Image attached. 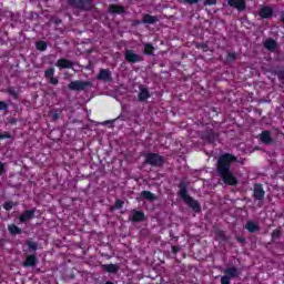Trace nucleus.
Here are the masks:
<instances>
[{"mask_svg": "<svg viewBox=\"0 0 284 284\" xmlns=\"http://www.w3.org/2000/svg\"><path fill=\"white\" fill-rule=\"evenodd\" d=\"M232 163H236V156L232 153H223L217 158L216 172L224 185L235 187L239 185V179L232 171Z\"/></svg>", "mask_w": 284, "mask_h": 284, "instance_id": "obj_1", "label": "nucleus"}, {"mask_svg": "<svg viewBox=\"0 0 284 284\" xmlns=\"http://www.w3.org/2000/svg\"><path fill=\"white\" fill-rule=\"evenodd\" d=\"M179 196L184 201V203L195 212V214L201 213V203L199 201L194 200V197L190 196L187 193V183L182 180L179 184Z\"/></svg>", "mask_w": 284, "mask_h": 284, "instance_id": "obj_2", "label": "nucleus"}, {"mask_svg": "<svg viewBox=\"0 0 284 284\" xmlns=\"http://www.w3.org/2000/svg\"><path fill=\"white\" fill-rule=\"evenodd\" d=\"M144 164L151 165V168H163L165 158L159 153L149 152L144 154Z\"/></svg>", "mask_w": 284, "mask_h": 284, "instance_id": "obj_3", "label": "nucleus"}, {"mask_svg": "<svg viewBox=\"0 0 284 284\" xmlns=\"http://www.w3.org/2000/svg\"><path fill=\"white\" fill-rule=\"evenodd\" d=\"M68 3L71 8L82 10L83 12H90L94 8L92 0H68Z\"/></svg>", "mask_w": 284, "mask_h": 284, "instance_id": "obj_4", "label": "nucleus"}, {"mask_svg": "<svg viewBox=\"0 0 284 284\" xmlns=\"http://www.w3.org/2000/svg\"><path fill=\"white\" fill-rule=\"evenodd\" d=\"M88 88H92V82L83 80H74L68 84V89L72 92H84Z\"/></svg>", "mask_w": 284, "mask_h": 284, "instance_id": "obj_5", "label": "nucleus"}, {"mask_svg": "<svg viewBox=\"0 0 284 284\" xmlns=\"http://www.w3.org/2000/svg\"><path fill=\"white\" fill-rule=\"evenodd\" d=\"M219 132L214 131V129H206L202 132L201 139L204 143H216L219 141Z\"/></svg>", "mask_w": 284, "mask_h": 284, "instance_id": "obj_6", "label": "nucleus"}, {"mask_svg": "<svg viewBox=\"0 0 284 284\" xmlns=\"http://www.w3.org/2000/svg\"><path fill=\"white\" fill-rule=\"evenodd\" d=\"M124 60L126 63H142L144 61L143 55L135 53L134 50L128 49L124 52Z\"/></svg>", "mask_w": 284, "mask_h": 284, "instance_id": "obj_7", "label": "nucleus"}, {"mask_svg": "<svg viewBox=\"0 0 284 284\" xmlns=\"http://www.w3.org/2000/svg\"><path fill=\"white\" fill-rule=\"evenodd\" d=\"M253 199H255V201H263V199H265V190L263 189V184H254Z\"/></svg>", "mask_w": 284, "mask_h": 284, "instance_id": "obj_8", "label": "nucleus"}, {"mask_svg": "<svg viewBox=\"0 0 284 284\" xmlns=\"http://www.w3.org/2000/svg\"><path fill=\"white\" fill-rule=\"evenodd\" d=\"M227 3L231 8L239 10V12H243L247 8L245 0H227Z\"/></svg>", "mask_w": 284, "mask_h": 284, "instance_id": "obj_9", "label": "nucleus"}, {"mask_svg": "<svg viewBox=\"0 0 284 284\" xmlns=\"http://www.w3.org/2000/svg\"><path fill=\"white\" fill-rule=\"evenodd\" d=\"M97 79L98 81H105L109 83L112 81V72L109 69H100Z\"/></svg>", "mask_w": 284, "mask_h": 284, "instance_id": "obj_10", "label": "nucleus"}, {"mask_svg": "<svg viewBox=\"0 0 284 284\" xmlns=\"http://www.w3.org/2000/svg\"><path fill=\"white\" fill-rule=\"evenodd\" d=\"M260 141L264 143V145H272V143H274L272 132L268 130L262 131V133L260 134Z\"/></svg>", "mask_w": 284, "mask_h": 284, "instance_id": "obj_11", "label": "nucleus"}, {"mask_svg": "<svg viewBox=\"0 0 284 284\" xmlns=\"http://www.w3.org/2000/svg\"><path fill=\"white\" fill-rule=\"evenodd\" d=\"M44 77L51 85H59V78L54 77V68H49L44 71Z\"/></svg>", "mask_w": 284, "mask_h": 284, "instance_id": "obj_12", "label": "nucleus"}, {"mask_svg": "<svg viewBox=\"0 0 284 284\" xmlns=\"http://www.w3.org/2000/svg\"><path fill=\"white\" fill-rule=\"evenodd\" d=\"M265 50H268V52H276L278 50V42L274 40L273 38H268L263 43Z\"/></svg>", "mask_w": 284, "mask_h": 284, "instance_id": "obj_13", "label": "nucleus"}, {"mask_svg": "<svg viewBox=\"0 0 284 284\" xmlns=\"http://www.w3.org/2000/svg\"><path fill=\"white\" fill-rule=\"evenodd\" d=\"M36 212H37V209L23 211V213L19 216L20 223H28V221H30V219L34 216Z\"/></svg>", "mask_w": 284, "mask_h": 284, "instance_id": "obj_14", "label": "nucleus"}, {"mask_svg": "<svg viewBox=\"0 0 284 284\" xmlns=\"http://www.w3.org/2000/svg\"><path fill=\"white\" fill-rule=\"evenodd\" d=\"M55 65H57V68H60V69L71 70V68H74V62H72L71 60H68L65 58H62L57 61Z\"/></svg>", "mask_w": 284, "mask_h": 284, "instance_id": "obj_15", "label": "nucleus"}, {"mask_svg": "<svg viewBox=\"0 0 284 284\" xmlns=\"http://www.w3.org/2000/svg\"><path fill=\"white\" fill-rule=\"evenodd\" d=\"M38 262L39 260L37 258V255H28L26 260L22 262V267H34Z\"/></svg>", "mask_w": 284, "mask_h": 284, "instance_id": "obj_16", "label": "nucleus"}, {"mask_svg": "<svg viewBox=\"0 0 284 284\" xmlns=\"http://www.w3.org/2000/svg\"><path fill=\"white\" fill-rule=\"evenodd\" d=\"M224 274L230 278H239L241 276V271L236 266L226 267Z\"/></svg>", "mask_w": 284, "mask_h": 284, "instance_id": "obj_17", "label": "nucleus"}, {"mask_svg": "<svg viewBox=\"0 0 284 284\" xmlns=\"http://www.w3.org/2000/svg\"><path fill=\"white\" fill-rule=\"evenodd\" d=\"M101 268L106 272L108 274H116L121 267L119 264H102Z\"/></svg>", "mask_w": 284, "mask_h": 284, "instance_id": "obj_18", "label": "nucleus"}, {"mask_svg": "<svg viewBox=\"0 0 284 284\" xmlns=\"http://www.w3.org/2000/svg\"><path fill=\"white\" fill-rule=\"evenodd\" d=\"M150 97H152L150 94V90H148V88L145 87H140V92L138 94V100L143 103V101H148V99H150Z\"/></svg>", "mask_w": 284, "mask_h": 284, "instance_id": "obj_19", "label": "nucleus"}, {"mask_svg": "<svg viewBox=\"0 0 284 284\" xmlns=\"http://www.w3.org/2000/svg\"><path fill=\"white\" fill-rule=\"evenodd\" d=\"M260 17L262 19H272V17H274V10L270 7H263L260 10Z\"/></svg>", "mask_w": 284, "mask_h": 284, "instance_id": "obj_20", "label": "nucleus"}, {"mask_svg": "<svg viewBox=\"0 0 284 284\" xmlns=\"http://www.w3.org/2000/svg\"><path fill=\"white\" fill-rule=\"evenodd\" d=\"M141 199L144 201H149L150 203H154L156 201V194L152 193L151 191H142L140 193Z\"/></svg>", "mask_w": 284, "mask_h": 284, "instance_id": "obj_21", "label": "nucleus"}, {"mask_svg": "<svg viewBox=\"0 0 284 284\" xmlns=\"http://www.w3.org/2000/svg\"><path fill=\"white\" fill-rule=\"evenodd\" d=\"M131 221L133 223H141L145 221V213L143 211H133Z\"/></svg>", "mask_w": 284, "mask_h": 284, "instance_id": "obj_22", "label": "nucleus"}, {"mask_svg": "<svg viewBox=\"0 0 284 284\" xmlns=\"http://www.w3.org/2000/svg\"><path fill=\"white\" fill-rule=\"evenodd\" d=\"M158 21H159V18L150 13H146L142 17V23H148L149 26H154V23H158Z\"/></svg>", "mask_w": 284, "mask_h": 284, "instance_id": "obj_23", "label": "nucleus"}, {"mask_svg": "<svg viewBox=\"0 0 284 284\" xmlns=\"http://www.w3.org/2000/svg\"><path fill=\"white\" fill-rule=\"evenodd\" d=\"M109 12L111 14H123V12H125V8H123V6H119V4H110Z\"/></svg>", "mask_w": 284, "mask_h": 284, "instance_id": "obj_24", "label": "nucleus"}, {"mask_svg": "<svg viewBox=\"0 0 284 284\" xmlns=\"http://www.w3.org/2000/svg\"><path fill=\"white\" fill-rule=\"evenodd\" d=\"M245 230L250 232L251 234H254L255 232H258L261 230V226L257 225L254 221H248L245 225Z\"/></svg>", "mask_w": 284, "mask_h": 284, "instance_id": "obj_25", "label": "nucleus"}, {"mask_svg": "<svg viewBox=\"0 0 284 284\" xmlns=\"http://www.w3.org/2000/svg\"><path fill=\"white\" fill-rule=\"evenodd\" d=\"M215 237L217 241H222V243H227L230 237L225 234V231H222L221 229L215 230Z\"/></svg>", "mask_w": 284, "mask_h": 284, "instance_id": "obj_26", "label": "nucleus"}, {"mask_svg": "<svg viewBox=\"0 0 284 284\" xmlns=\"http://www.w3.org/2000/svg\"><path fill=\"white\" fill-rule=\"evenodd\" d=\"M8 231L12 236H17V234H21V227L17 226V224L8 225Z\"/></svg>", "mask_w": 284, "mask_h": 284, "instance_id": "obj_27", "label": "nucleus"}, {"mask_svg": "<svg viewBox=\"0 0 284 284\" xmlns=\"http://www.w3.org/2000/svg\"><path fill=\"white\" fill-rule=\"evenodd\" d=\"M143 52L146 57H152V54H154V45H152V43L144 44Z\"/></svg>", "mask_w": 284, "mask_h": 284, "instance_id": "obj_28", "label": "nucleus"}, {"mask_svg": "<svg viewBox=\"0 0 284 284\" xmlns=\"http://www.w3.org/2000/svg\"><path fill=\"white\" fill-rule=\"evenodd\" d=\"M36 48L37 50H39L40 52H45V50H48V43L43 40H40L36 43Z\"/></svg>", "mask_w": 284, "mask_h": 284, "instance_id": "obj_29", "label": "nucleus"}, {"mask_svg": "<svg viewBox=\"0 0 284 284\" xmlns=\"http://www.w3.org/2000/svg\"><path fill=\"white\" fill-rule=\"evenodd\" d=\"M27 245H28L29 252H37V250H39V245L37 244V242L27 241Z\"/></svg>", "mask_w": 284, "mask_h": 284, "instance_id": "obj_30", "label": "nucleus"}, {"mask_svg": "<svg viewBox=\"0 0 284 284\" xmlns=\"http://www.w3.org/2000/svg\"><path fill=\"white\" fill-rule=\"evenodd\" d=\"M236 59V52H229L226 55V63H234Z\"/></svg>", "mask_w": 284, "mask_h": 284, "instance_id": "obj_31", "label": "nucleus"}, {"mask_svg": "<svg viewBox=\"0 0 284 284\" xmlns=\"http://www.w3.org/2000/svg\"><path fill=\"white\" fill-rule=\"evenodd\" d=\"M273 74H275V77H277L278 81H284V70L283 69L275 70L273 72Z\"/></svg>", "mask_w": 284, "mask_h": 284, "instance_id": "obj_32", "label": "nucleus"}, {"mask_svg": "<svg viewBox=\"0 0 284 284\" xmlns=\"http://www.w3.org/2000/svg\"><path fill=\"white\" fill-rule=\"evenodd\" d=\"M12 207H14V202H12V201L4 202L3 209H4L7 212H10V210H12Z\"/></svg>", "mask_w": 284, "mask_h": 284, "instance_id": "obj_33", "label": "nucleus"}, {"mask_svg": "<svg viewBox=\"0 0 284 284\" xmlns=\"http://www.w3.org/2000/svg\"><path fill=\"white\" fill-rule=\"evenodd\" d=\"M277 239H281V230L276 229L272 232V240L276 241Z\"/></svg>", "mask_w": 284, "mask_h": 284, "instance_id": "obj_34", "label": "nucleus"}, {"mask_svg": "<svg viewBox=\"0 0 284 284\" xmlns=\"http://www.w3.org/2000/svg\"><path fill=\"white\" fill-rule=\"evenodd\" d=\"M231 281H232V277H230V276H227V275H223V276L221 277L220 283H221V284H231Z\"/></svg>", "mask_w": 284, "mask_h": 284, "instance_id": "obj_35", "label": "nucleus"}, {"mask_svg": "<svg viewBox=\"0 0 284 284\" xmlns=\"http://www.w3.org/2000/svg\"><path fill=\"white\" fill-rule=\"evenodd\" d=\"M123 205H125V202H123L122 200H115L114 207L116 210H121V207H123Z\"/></svg>", "mask_w": 284, "mask_h": 284, "instance_id": "obj_36", "label": "nucleus"}, {"mask_svg": "<svg viewBox=\"0 0 284 284\" xmlns=\"http://www.w3.org/2000/svg\"><path fill=\"white\" fill-rule=\"evenodd\" d=\"M3 139H12V133L10 132L0 133V141H3Z\"/></svg>", "mask_w": 284, "mask_h": 284, "instance_id": "obj_37", "label": "nucleus"}, {"mask_svg": "<svg viewBox=\"0 0 284 284\" xmlns=\"http://www.w3.org/2000/svg\"><path fill=\"white\" fill-rule=\"evenodd\" d=\"M8 93L13 98V99H19V93L14 91V89H9Z\"/></svg>", "mask_w": 284, "mask_h": 284, "instance_id": "obj_38", "label": "nucleus"}, {"mask_svg": "<svg viewBox=\"0 0 284 284\" xmlns=\"http://www.w3.org/2000/svg\"><path fill=\"white\" fill-rule=\"evenodd\" d=\"M0 111L8 112V103L6 101H0Z\"/></svg>", "mask_w": 284, "mask_h": 284, "instance_id": "obj_39", "label": "nucleus"}, {"mask_svg": "<svg viewBox=\"0 0 284 284\" xmlns=\"http://www.w3.org/2000/svg\"><path fill=\"white\" fill-rule=\"evenodd\" d=\"M196 48H201V50H203L204 52H207V49H209L207 43H204V42L199 43Z\"/></svg>", "mask_w": 284, "mask_h": 284, "instance_id": "obj_40", "label": "nucleus"}, {"mask_svg": "<svg viewBox=\"0 0 284 284\" xmlns=\"http://www.w3.org/2000/svg\"><path fill=\"white\" fill-rule=\"evenodd\" d=\"M2 174H6V163L0 162V176H2Z\"/></svg>", "mask_w": 284, "mask_h": 284, "instance_id": "obj_41", "label": "nucleus"}, {"mask_svg": "<svg viewBox=\"0 0 284 284\" xmlns=\"http://www.w3.org/2000/svg\"><path fill=\"white\" fill-rule=\"evenodd\" d=\"M217 0H204V6H216Z\"/></svg>", "mask_w": 284, "mask_h": 284, "instance_id": "obj_42", "label": "nucleus"}, {"mask_svg": "<svg viewBox=\"0 0 284 284\" xmlns=\"http://www.w3.org/2000/svg\"><path fill=\"white\" fill-rule=\"evenodd\" d=\"M59 119H61V114H59L58 112L52 113L53 121H59Z\"/></svg>", "mask_w": 284, "mask_h": 284, "instance_id": "obj_43", "label": "nucleus"}, {"mask_svg": "<svg viewBox=\"0 0 284 284\" xmlns=\"http://www.w3.org/2000/svg\"><path fill=\"white\" fill-rule=\"evenodd\" d=\"M179 252H181V247L180 246H172V253L173 254H179Z\"/></svg>", "mask_w": 284, "mask_h": 284, "instance_id": "obj_44", "label": "nucleus"}, {"mask_svg": "<svg viewBox=\"0 0 284 284\" xmlns=\"http://www.w3.org/2000/svg\"><path fill=\"white\" fill-rule=\"evenodd\" d=\"M184 3H189V6H194V3H199V0H184Z\"/></svg>", "mask_w": 284, "mask_h": 284, "instance_id": "obj_45", "label": "nucleus"}, {"mask_svg": "<svg viewBox=\"0 0 284 284\" xmlns=\"http://www.w3.org/2000/svg\"><path fill=\"white\" fill-rule=\"evenodd\" d=\"M237 243H245V237H237Z\"/></svg>", "mask_w": 284, "mask_h": 284, "instance_id": "obj_46", "label": "nucleus"}, {"mask_svg": "<svg viewBox=\"0 0 284 284\" xmlns=\"http://www.w3.org/2000/svg\"><path fill=\"white\" fill-rule=\"evenodd\" d=\"M114 210H116V207H114V205L110 207V212H114Z\"/></svg>", "mask_w": 284, "mask_h": 284, "instance_id": "obj_47", "label": "nucleus"}, {"mask_svg": "<svg viewBox=\"0 0 284 284\" xmlns=\"http://www.w3.org/2000/svg\"><path fill=\"white\" fill-rule=\"evenodd\" d=\"M141 23H143V22H142V21H139V20L135 21V26H139V24H141Z\"/></svg>", "mask_w": 284, "mask_h": 284, "instance_id": "obj_48", "label": "nucleus"}, {"mask_svg": "<svg viewBox=\"0 0 284 284\" xmlns=\"http://www.w3.org/2000/svg\"><path fill=\"white\" fill-rule=\"evenodd\" d=\"M104 284H114L112 281H106Z\"/></svg>", "mask_w": 284, "mask_h": 284, "instance_id": "obj_49", "label": "nucleus"}]
</instances>
